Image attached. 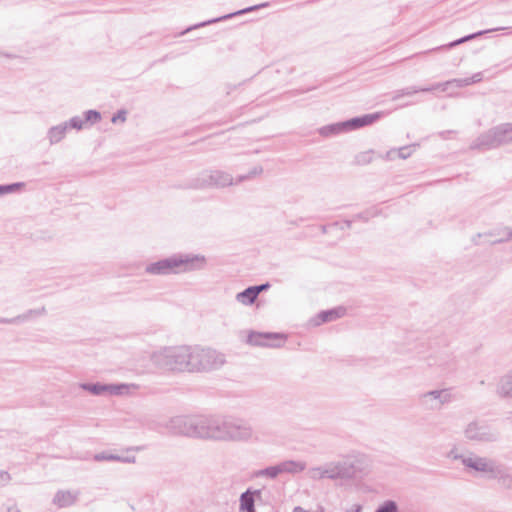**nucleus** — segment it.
<instances>
[{
    "label": "nucleus",
    "mask_w": 512,
    "mask_h": 512,
    "mask_svg": "<svg viewBox=\"0 0 512 512\" xmlns=\"http://www.w3.org/2000/svg\"><path fill=\"white\" fill-rule=\"evenodd\" d=\"M449 457L453 460H459L462 462V459L466 458L467 454H459L455 450H451L449 453Z\"/></svg>",
    "instance_id": "de8ad7c7"
},
{
    "label": "nucleus",
    "mask_w": 512,
    "mask_h": 512,
    "mask_svg": "<svg viewBox=\"0 0 512 512\" xmlns=\"http://www.w3.org/2000/svg\"><path fill=\"white\" fill-rule=\"evenodd\" d=\"M450 86H454L456 88L466 87V86H469V81L466 78H463V79H452V80H448V81L443 82V83L433 84V85L425 88L424 90H434V91L440 90L442 92H445V91H447V89Z\"/></svg>",
    "instance_id": "a878e982"
},
{
    "label": "nucleus",
    "mask_w": 512,
    "mask_h": 512,
    "mask_svg": "<svg viewBox=\"0 0 512 512\" xmlns=\"http://www.w3.org/2000/svg\"><path fill=\"white\" fill-rule=\"evenodd\" d=\"M495 127L499 147L512 144V123H503Z\"/></svg>",
    "instance_id": "393cba45"
},
{
    "label": "nucleus",
    "mask_w": 512,
    "mask_h": 512,
    "mask_svg": "<svg viewBox=\"0 0 512 512\" xmlns=\"http://www.w3.org/2000/svg\"><path fill=\"white\" fill-rule=\"evenodd\" d=\"M189 373H208L220 369L226 362L225 355L212 348L190 345Z\"/></svg>",
    "instance_id": "7ed1b4c3"
},
{
    "label": "nucleus",
    "mask_w": 512,
    "mask_h": 512,
    "mask_svg": "<svg viewBox=\"0 0 512 512\" xmlns=\"http://www.w3.org/2000/svg\"><path fill=\"white\" fill-rule=\"evenodd\" d=\"M501 28H497V30H500ZM491 31H496V29H488V30H483V31H478V32H475V33H472V34H469V35H466L464 37H461L457 40H454L452 42H450L448 45H445V46H441L439 47L438 49H441V48H445V47H448V48H453L459 44H462V43H465L469 40H472V39H475L483 34H486V33H489Z\"/></svg>",
    "instance_id": "7c9ffc66"
},
{
    "label": "nucleus",
    "mask_w": 512,
    "mask_h": 512,
    "mask_svg": "<svg viewBox=\"0 0 512 512\" xmlns=\"http://www.w3.org/2000/svg\"><path fill=\"white\" fill-rule=\"evenodd\" d=\"M136 457L133 455H120V454H113V462H121V463H135Z\"/></svg>",
    "instance_id": "a19ab883"
},
{
    "label": "nucleus",
    "mask_w": 512,
    "mask_h": 512,
    "mask_svg": "<svg viewBox=\"0 0 512 512\" xmlns=\"http://www.w3.org/2000/svg\"><path fill=\"white\" fill-rule=\"evenodd\" d=\"M491 479H497L499 485L504 489H512V474L502 465L497 464L495 472L490 476Z\"/></svg>",
    "instance_id": "5701e85b"
},
{
    "label": "nucleus",
    "mask_w": 512,
    "mask_h": 512,
    "mask_svg": "<svg viewBox=\"0 0 512 512\" xmlns=\"http://www.w3.org/2000/svg\"><path fill=\"white\" fill-rule=\"evenodd\" d=\"M255 293L259 296V294L265 290H267L270 287V284L268 282L260 284V285H254L252 286Z\"/></svg>",
    "instance_id": "a18cd8bd"
},
{
    "label": "nucleus",
    "mask_w": 512,
    "mask_h": 512,
    "mask_svg": "<svg viewBox=\"0 0 512 512\" xmlns=\"http://www.w3.org/2000/svg\"><path fill=\"white\" fill-rule=\"evenodd\" d=\"M95 396H123L130 392V386H81Z\"/></svg>",
    "instance_id": "dca6fc26"
},
{
    "label": "nucleus",
    "mask_w": 512,
    "mask_h": 512,
    "mask_svg": "<svg viewBox=\"0 0 512 512\" xmlns=\"http://www.w3.org/2000/svg\"><path fill=\"white\" fill-rule=\"evenodd\" d=\"M2 512H21L15 504H8Z\"/></svg>",
    "instance_id": "3c124183"
},
{
    "label": "nucleus",
    "mask_w": 512,
    "mask_h": 512,
    "mask_svg": "<svg viewBox=\"0 0 512 512\" xmlns=\"http://www.w3.org/2000/svg\"><path fill=\"white\" fill-rule=\"evenodd\" d=\"M195 438L215 440L216 415H197Z\"/></svg>",
    "instance_id": "9b49d317"
},
{
    "label": "nucleus",
    "mask_w": 512,
    "mask_h": 512,
    "mask_svg": "<svg viewBox=\"0 0 512 512\" xmlns=\"http://www.w3.org/2000/svg\"><path fill=\"white\" fill-rule=\"evenodd\" d=\"M375 216V213H372L370 211H365V212H362V213H359L357 214L353 221L355 220H363V221H368L370 217H373Z\"/></svg>",
    "instance_id": "37998d69"
},
{
    "label": "nucleus",
    "mask_w": 512,
    "mask_h": 512,
    "mask_svg": "<svg viewBox=\"0 0 512 512\" xmlns=\"http://www.w3.org/2000/svg\"><path fill=\"white\" fill-rule=\"evenodd\" d=\"M24 186L22 182L0 185V196L8 193H13Z\"/></svg>",
    "instance_id": "e433bc0d"
},
{
    "label": "nucleus",
    "mask_w": 512,
    "mask_h": 512,
    "mask_svg": "<svg viewBox=\"0 0 512 512\" xmlns=\"http://www.w3.org/2000/svg\"><path fill=\"white\" fill-rule=\"evenodd\" d=\"M279 475H281V469L279 463L273 466H268L266 468L257 470L253 473V476L256 478H269L276 479Z\"/></svg>",
    "instance_id": "cd10ccee"
},
{
    "label": "nucleus",
    "mask_w": 512,
    "mask_h": 512,
    "mask_svg": "<svg viewBox=\"0 0 512 512\" xmlns=\"http://www.w3.org/2000/svg\"><path fill=\"white\" fill-rule=\"evenodd\" d=\"M237 302L249 306L255 303L258 298V295L255 293L252 286L247 287L243 291L236 294Z\"/></svg>",
    "instance_id": "bb28decb"
},
{
    "label": "nucleus",
    "mask_w": 512,
    "mask_h": 512,
    "mask_svg": "<svg viewBox=\"0 0 512 512\" xmlns=\"http://www.w3.org/2000/svg\"><path fill=\"white\" fill-rule=\"evenodd\" d=\"M501 384H512V368L502 377Z\"/></svg>",
    "instance_id": "8fccbe9b"
},
{
    "label": "nucleus",
    "mask_w": 512,
    "mask_h": 512,
    "mask_svg": "<svg viewBox=\"0 0 512 512\" xmlns=\"http://www.w3.org/2000/svg\"><path fill=\"white\" fill-rule=\"evenodd\" d=\"M268 6H269V3L268 2H264V3H261V4L253 5V6H250V7H246L244 9L239 10V11H236V12H233V13H229L227 15H224V16H221V17H217V18H213V19H210V20H207V21L195 24L193 26H190L186 30H184L181 34H185V33L189 32V31H191L193 29H197V28H200V27L208 26L210 24L217 23V22H220V21H224V20L230 19V18H232L234 16L246 14V13H249V12H252V11H256V10H259L261 8H265V7H268Z\"/></svg>",
    "instance_id": "2eb2a0df"
},
{
    "label": "nucleus",
    "mask_w": 512,
    "mask_h": 512,
    "mask_svg": "<svg viewBox=\"0 0 512 512\" xmlns=\"http://www.w3.org/2000/svg\"><path fill=\"white\" fill-rule=\"evenodd\" d=\"M360 510H361V507H360V506H357V507H356V509H355V511H353V512H360Z\"/></svg>",
    "instance_id": "13d9d810"
},
{
    "label": "nucleus",
    "mask_w": 512,
    "mask_h": 512,
    "mask_svg": "<svg viewBox=\"0 0 512 512\" xmlns=\"http://www.w3.org/2000/svg\"><path fill=\"white\" fill-rule=\"evenodd\" d=\"M126 116H127V111L124 110V109H121V110H118L117 113H115L112 118H111V122L112 123H117L118 121L120 122H125L126 121Z\"/></svg>",
    "instance_id": "79ce46f5"
},
{
    "label": "nucleus",
    "mask_w": 512,
    "mask_h": 512,
    "mask_svg": "<svg viewBox=\"0 0 512 512\" xmlns=\"http://www.w3.org/2000/svg\"><path fill=\"white\" fill-rule=\"evenodd\" d=\"M24 319H25L24 316H17V317L12 318V319H6V318L0 319V322L1 323L11 324V323H18L19 321H22Z\"/></svg>",
    "instance_id": "09e8293b"
},
{
    "label": "nucleus",
    "mask_w": 512,
    "mask_h": 512,
    "mask_svg": "<svg viewBox=\"0 0 512 512\" xmlns=\"http://www.w3.org/2000/svg\"><path fill=\"white\" fill-rule=\"evenodd\" d=\"M235 185V180L232 175L222 170H204L197 176L190 179L185 184L181 185L184 189H212V188H225L227 186Z\"/></svg>",
    "instance_id": "39448f33"
},
{
    "label": "nucleus",
    "mask_w": 512,
    "mask_h": 512,
    "mask_svg": "<svg viewBox=\"0 0 512 512\" xmlns=\"http://www.w3.org/2000/svg\"><path fill=\"white\" fill-rule=\"evenodd\" d=\"M292 512H324L323 509L319 510V511H310V510H306L300 506H297L293 509Z\"/></svg>",
    "instance_id": "603ef678"
},
{
    "label": "nucleus",
    "mask_w": 512,
    "mask_h": 512,
    "mask_svg": "<svg viewBox=\"0 0 512 512\" xmlns=\"http://www.w3.org/2000/svg\"><path fill=\"white\" fill-rule=\"evenodd\" d=\"M466 439L478 443H494L499 441V430L484 421H472L464 429Z\"/></svg>",
    "instance_id": "423d86ee"
},
{
    "label": "nucleus",
    "mask_w": 512,
    "mask_h": 512,
    "mask_svg": "<svg viewBox=\"0 0 512 512\" xmlns=\"http://www.w3.org/2000/svg\"><path fill=\"white\" fill-rule=\"evenodd\" d=\"M284 337L280 333H262L251 331L248 334L247 342L253 346H269V347H279L281 343H272L273 340L283 341Z\"/></svg>",
    "instance_id": "ddd939ff"
},
{
    "label": "nucleus",
    "mask_w": 512,
    "mask_h": 512,
    "mask_svg": "<svg viewBox=\"0 0 512 512\" xmlns=\"http://www.w3.org/2000/svg\"><path fill=\"white\" fill-rule=\"evenodd\" d=\"M454 131H445V132H441V136L443 138H445V134H450V133H453Z\"/></svg>",
    "instance_id": "6e6d98bb"
},
{
    "label": "nucleus",
    "mask_w": 512,
    "mask_h": 512,
    "mask_svg": "<svg viewBox=\"0 0 512 512\" xmlns=\"http://www.w3.org/2000/svg\"><path fill=\"white\" fill-rule=\"evenodd\" d=\"M113 454L114 453L109 452V451H103V452L95 454L93 456V459L96 462H102V461L113 462Z\"/></svg>",
    "instance_id": "58836bf2"
},
{
    "label": "nucleus",
    "mask_w": 512,
    "mask_h": 512,
    "mask_svg": "<svg viewBox=\"0 0 512 512\" xmlns=\"http://www.w3.org/2000/svg\"><path fill=\"white\" fill-rule=\"evenodd\" d=\"M10 480V474L7 471L0 470V485H6Z\"/></svg>",
    "instance_id": "c03bdc74"
},
{
    "label": "nucleus",
    "mask_w": 512,
    "mask_h": 512,
    "mask_svg": "<svg viewBox=\"0 0 512 512\" xmlns=\"http://www.w3.org/2000/svg\"><path fill=\"white\" fill-rule=\"evenodd\" d=\"M281 474H290L296 475L304 472L307 469V464L305 461L301 460H284L279 462Z\"/></svg>",
    "instance_id": "412c9836"
},
{
    "label": "nucleus",
    "mask_w": 512,
    "mask_h": 512,
    "mask_svg": "<svg viewBox=\"0 0 512 512\" xmlns=\"http://www.w3.org/2000/svg\"><path fill=\"white\" fill-rule=\"evenodd\" d=\"M93 384L99 385L102 384L101 382H94Z\"/></svg>",
    "instance_id": "bf43d9fd"
},
{
    "label": "nucleus",
    "mask_w": 512,
    "mask_h": 512,
    "mask_svg": "<svg viewBox=\"0 0 512 512\" xmlns=\"http://www.w3.org/2000/svg\"><path fill=\"white\" fill-rule=\"evenodd\" d=\"M496 393L505 399H512V386H498Z\"/></svg>",
    "instance_id": "ea45409f"
},
{
    "label": "nucleus",
    "mask_w": 512,
    "mask_h": 512,
    "mask_svg": "<svg viewBox=\"0 0 512 512\" xmlns=\"http://www.w3.org/2000/svg\"><path fill=\"white\" fill-rule=\"evenodd\" d=\"M133 450H137V451H138V450H139V448H138V447H136V448L131 447V448H128V449H127V451H133Z\"/></svg>",
    "instance_id": "4d7b16f0"
},
{
    "label": "nucleus",
    "mask_w": 512,
    "mask_h": 512,
    "mask_svg": "<svg viewBox=\"0 0 512 512\" xmlns=\"http://www.w3.org/2000/svg\"><path fill=\"white\" fill-rule=\"evenodd\" d=\"M426 87L418 88L416 86H410L406 87L400 90H397L394 95L392 96V100L396 101L402 96H411L413 94L419 93V92H431L432 90H424Z\"/></svg>",
    "instance_id": "2f4dec72"
},
{
    "label": "nucleus",
    "mask_w": 512,
    "mask_h": 512,
    "mask_svg": "<svg viewBox=\"0 0 512 512\" xmlns=\"http://www.w3.org/2000/svg\"><path fill=\"white\" fill-rule=\"evenodd\" d=\"M375 512H399V509L395 501L386 500L375 510Z\"/></svg>",
    "instance_id": "c9c22d12"
},
{
    "label": "nucleus",
    "mask_w": 512,
    "mask_h": 512,
    "mask_svg": "<svg viewBox=\"0 0 512 512\" xmlns=\"http://www.w3.org/2000/svg\"><path fill=\"white\" fill-rule=\"evenodd\" d=\"M462 464L466 469L485 474L490 478L498 463L494 459L469 452L467 457L462 459Z\"/></svg>",
    "instance_id": "1a4fd4ad"
},
{
    "label": "nucleus",
    "mask_w": 512,
    "mask_h": 512,
    "mask_svg": "<svg viewBox=\"0 0 512 512\" xmlns=\"http://www.w3.org/2000/svg\"><path fill=\"white\" fill-rule=\"evenodd\" d=\"M497 147H499V144L497 139L496 127H493L479 135L470 146L471 149H477L482 151L495 149Z\"/></svg>",
    "instance_id": "4468645a"
},
{
    "label": "nucleus",
    "mask_w": 512,
    "mask_h": 512,
    "mask_svg": "<svg viewBox=\"0 0 512 512\" xmlns=\"http://www.w3.org/2000/svg\"><path fill=\"white\" fill-rule=\"evenodd\" d=\"M469 81V85L478 83L482 80V73H475L473 76L466 78Z\"/></svg>",
    "instance_id": "49530a36"
},
{
    "label": "nucleus",
    "mask_w": 512,
    "mask_h": 512,
    "mask_svg": "<svg viewBox=\"0 0 512 512\" xmlns=\"http://www.w3.org/2000/svg\"><path fill=\"white\" fill-rule=\"evenodd\" d=\"M485 239L484 242L488 244H497L509 241L512 238V229L509 227H505L499 231H490L485 233H477L472 237V242L475 245H480L481 239Z\"/></svg>",
    "instance_id": "f8f14e48"
},
{
    "label": "nucleus",
    "mask_w": 512,
    "mask_h": 512,
    "mask_svg": "<svg viewBox=\"0 0 512 512\" xmlns=\"http://www.w3.org/2000/svg\"><path fill=\"white\" fill-rule=\"evenodd\" d=\"M119 426L129 429H138L142 427H147L151 430L157 429V424L149 421L145 417H139V416H129L126 418H123L121 420V423Z\"/></svg>",
    "instance_id": "aec40b11"
},
{
    "label": "nucleus",
    "mask_w": 512,
    "mask_h": 512,
    "mask_svg": "<svg viewBox=\"0 0 512 512\" xmlns=\"http://www.w3.org/2000/svg\"><path fill=\"white\" fill-rule=\"evenodd\" d=\"M253 512H256L255 510Z\"/></svg>",
    "instance_id": "052dcab7"
},
{
    "label": "nucleus",
    "mask_w": 512,
    "mask_h": 512,
    "mask_svg": "<svg viewBox=\"0 0 512 512\" xmlns=\"http://www.w3.org/2000/svg\"><path fill=\"white\" fill-rule=\"evenodd\" d=\"M206 258L202 255L177 253L145 266V273L152 276L190 273L204 269Z\"/></svg>",
    "instance_id": "f257e3e1"
},
{
    "label": "nucleus",
    "mask_w": 512,
    "mask_h": 512,
    "mask_svg": "<svg viewBox=\"0 0 512 512\" xmlns=\"http://www.w3.org/2000/svg\"><path fill=\"white\" fill-rule=\"evenodd\" d=\"M414 149H415V145L404 146V147L399 148L398 151H395V150L389 151L387 153V155L389 158H393V155H395L397 153L399 158L406 159L412 154Z\"/></svg>",
    "instance_id": "72a5a7b5"
},
{
    "label": "nucleus",
    "mask_w": 512,
    "mask_h": 512,
    "mask_svg": "<svg viewBox=\"0 0 512 512\" xmlns=\"http://www.w3.org/2000/svg\"><path fill=\"white\" fill-rule=\"evenodd\" d=\"M306 470H307V472H306L307 477L313 481H321L324 479H328L329 475L327 474V469H326L325 464L320 465V466H313Z\"/></svg>",
    "instance_id": "c85d7f7f"
},
{
    "label": "nucleus",
    "mask_w": 512,
    "mask_h": 512,
    "mask_svg": "<svg viewBox=\"0 0 512 512\" xmlns=\"http://www.w3.org/2000/svg\"><path fill=\"white\" fill-rule=\"evenodd\" d=\"M351 224H352V220H345L344 221V225H345L346 228H350Z\"/></svg>",
    "instance_id": "5fc2aeb1"
},
{
    "label": "nucleus",
    "mask_w": 512,
    "mask_h": 512,
    "mask_svg": "<svg viewBox=\"0 0 512 512\" xmlns=\"http://www.w3.org/2000/svg\"><path fill=\"white\" fill-rule=\"evenodd\" d=\"M262 173H263V167L260 165H257L255 167H253L247 174L238 176L235 179V185H237L243 181L253 179V178L261 175Z\"/></svg>",
    "instance_id": "473e14b6"
},
{
    "label": "nucleus",
    "mask_w": 512,
    "mask_h": 512,
    "mask_svg": "<svg viewBox=\"0 0 512 512\" xmlns=\"http://www.w3.org/2000/svg\"><path fill=\"white\" fill-rule=\"evenodd\" d=\"M215 440L246 441L252 437L251 426L240 419L216 415Z\"/></svg>",
    "instance_id": "20e7f679"
},
{
    "label": "nucleus",
    "mask_w": 512,
    "mask_h": 512,
    "mask_svg": "<svg viewBox=\"0 0 512 512\" xmlns=\"http://www.w3.org/2000/svg\"><path fill=\"white\" fill-rule=\"evenodd\" d=\"M65 125L68 126V129H76L81 130L83 129L85 122L84 119L80 116H74L69 121L64 122Z\"/></svg>",
    "instance_id": "4c0bfd02"
},
{
    "label": "nucleus",
    "mask_w": 512,
    "mask_h": 512,
    "mask_svg": "<svg viewBox=\"0 0 512 512\" xmlns=\"http://www.w3.org/2000/svg\"><path fill=\"white\" fill-rule=\"evenodd\" d=\"M506 420L512 424V410L507 414Z\"/></svg>",
    "instance_id": "864d4df0"
},
{
    "label": "nucleus",
    "mask_w": 512,
    "mask_h": 512,
    "mask_svg": "<svg viewBox=\"0 0 512 512\" xmlns=\"http://www.w3.org/2000/svg\"><path fill=\"white\" fill-rule=\"evenodd\" d=\"M196 423L197 415H179L171 417L163 423L157 424V428L163 427L174 435L195 438L197 428Z\"/></svg>",
    "instance_id": "0eeeda50"
},
{
    "label": "nucleus",
    "mask_w": 512,
    "mask_h": 512,
    "mask_svg": "<svg viewBox=\"0 0 512 512\" xmlns=\"http://www.w3.org/2000/svg\"><path fill=\"white\" fill-rule=\"evenodd\" d=\"M260 490H247L240 495V506L241 512H253L255 510V495L260 496Z\"/></svg>",
    "instance_id": "4be33fe9"
},
{
    "label": "nucleus",
    "mask_w": 512,
    "mask_h": 512,
    "mask_svg": "<svg viewBox=\"0 0 512 512\" xmlns=\"http://www.w3.org/2000/svg\"><path fill=\"white\" fill-rule=\"evenodd\" d=\"M84 122L85 124H96L101 120V113L97 110H87L84 112Z\"/></svg>",
    "instance_id": "f704fd0d"
},
{
    "label": "nucleus",
    "mask_w": 512,
    "mask_h": 512,
    "mask_svg": "<svg viewBox=\"0 0 512 512\" xmlns=\"http://www.w3.org/2000/svg\"><path fill=\"white\" fill-rule=\"evenodd\" d=\"M190 345L166 346L151 354V362L160 370L189 373Z\"/></svg>",
    "instance_id": "f03ea898"
},
{
    "label": "nucleus",
    "mask_w": 512,
    "mask_h": 512,
    "mask_svg": "<svg viewBox=\"0 0 512 512\" xmlns=\"http://www.w3.org/2000/svg\"><path fill=\"white\" fill-rule=\"evenodd\" d=\"M344 131H346L345 125H342V122H339L321 127L319 129V134L323 137H330Z\"/></svg>",
    "instance_id": "c756f323"
},
{
    "label": "nucleus",
    "mask_w": 512,
    "mask_h": 512,
    "mask_svg": "<svg viewBox=\"0 0 512 512\" xmlns=\"http://www.w3.org/2000/svg\"><path fill=\"white\" fill-rule=\"evenodd\" d=\"M80 496L78 490H59L53 497V504L58 508H67L76 504Z\"/></svg>",
    "instance_id": "a211bd4d"
},
{
    "label": "nucleus",
    "mask_w": 512,
    "mask_h": 512,
    "mask_svg": "<svg viewBox=\"0 0 512 512\" xmlns=\"http://www.w3.org/2000/svg\"><path fill=\"white\" fill-rule=\"evenodd\" d=\"M450 388L434 389L423 393L420 397L421 404L428 409H439L443 404L451 401Z\"/></svg>",
    "instance_id": "9d476101"
},
{
    "label": "nucleus",
    "mask_w": 512,
    "mask_h": 512,
    "mask_svg": "<svg viewBox=\"0 0 512 512\" xmlns=\"http://www.w3.org/2000/svg\"><path fill=\"white\" fill-rule=\"evenodd\" d=\"M68 131V126L65 123H60L58 125L52 126L47 131V138L49 140L50 145H55L63 140Z\"/></svg>",
    "instance_id": "b1692460"
},
{
    "label": "nucleus",
    "mask_w": 512,
    "mask_h": 512,
    "mask_svg": "<svg viewBox=\"0 0 512 512\" xmlns=\"http://www.w3.org/2000/svg\"><path fill=\"white\" fill-rule=\"evenodd\" d=\"M346 309L343 307H336L329 310L319 312L316 317L312 319L314 326H319L323 323L335 321L345 315Z\"/></svg>",
    "instance_id": "6ab92c4d"
},
{
    "label": "nucleus",
    "mask_w": 512,
    "mask_h": 512,
    "mask_svg": "<svg viewBox=\"0 0 512 512\" xmlns=\"http://www.w3.org/2000/svg\"><path fill=\"white\" fill-rule=\"evenodd\" d=\"M381 117V113L375 112L371 114H364L361 116H357L346 121L342 122V125H345L346 131L356 130L365 126H369L379 120Z\"/></svg>",
    "instance_id": "f3484780"
},
{
    "label": "nucleus",
    "mask_w": 512,
    "mask_h": 512,
    "mask_svg": "<svg viewBox=\"0 0 512 512\" xmlns=\"http://www.w3.org/2000/svg\"><path fill=\"white\" fill-rule=\"evenodd\" d=\"M329 480L352 479L357 471V460L352 456H346L341 460L325 463Z\"/></svg>",
    "instance_id": "6e6552de"
}]
</instances>
